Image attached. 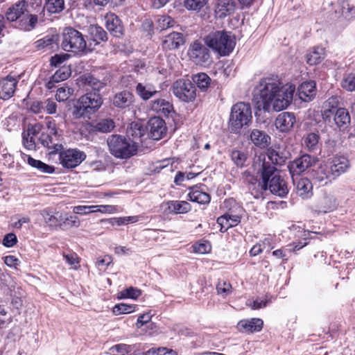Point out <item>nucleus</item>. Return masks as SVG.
Instances as JSON below:
<instances>
[{
    "label": "nucleus",
    "instance_id": "obj_40",
    "mask_svg": "<svg viewBox=\"0 0 355 355\" xmlns=\"http://www.w3.org/2000/svg\"><path fill=\"white\" fill-rule=\"evenodd\" d=\"M303 141L304 146L309 150H315L318 148L320 137L318 133L310 132L304 137Z\"/></svg>",
    "mask_w": 355,
    "mask_h": 355
},
{
    "label": "nucleus",
    "instance_id": "obj_32",
    "mask_svg": "<svg viewBox=\"0 0 355 355\" xmlns=\"http://www.w3.org/2000/svg\"><path fill=\"white\" fill-rule=\"evenodd\" d=\"M251 141L257 146L264 148L268 146L270 137L265 132L254 129L250 135Z\"/></svg>",
    "mask_w": 355,
    "mask_h": 355
},
{
    "label": "nucleus",
    "instance_id": "obj_20",
    "mask_svg": "<svg viewBox=\"0 0 355 355\" xmlns=\"http://www.w3.org/2000/svg\"><path fill=\"white\" fill-rule=\"evenodd\" d=\"M328 165L332 171L333 175L336 178L347 170L349 167V162L343 156H336L330 162H328Z\"/></svg>",
    "mask_w": 355,
    "mask_h": 355
},
{
    "label": "nucleus",
    "instance_id": "obj_25",
    "mask_svg": "<svg viewBox=\"0 0 355 355\" xmlns=\"http://www.w3.org/2000/svg\"><path fill=\"white\" fill-rule=\"evenodd\" d=\"M27 3L24 0L19 1L10 7L6 12L8 21H15L23 15L27 10Z\"/></svg>",
    "mask_w": 355,
    "mask_h": 355
},
{
    "label": "nucleus",
    "instance_id": "obj_56",
    "mask_svg": "<svg viewBox=\"0 0 355 355\" xmlns=\"http://www.w3.org/2000/svg\"><path fill=\"white\" fill-rule=\"evenodd\" d=\"M62 227L67 228L78 227L80 225L78 218L76 216L63 217L62 220Z\"/></svg>",
    "mask_w": 355,
    "mask_h": 355
},
{
    "label": "nucleus",
    "instance_id": "obj_27",
    "mask_svg": "<svg viewBox=\"0 0 355 355\" xmlns=\"http://www.w3.org/2000/svg\"><path fill=\"white\" fill-rule=\"evenodd\" d=\"M105 26L115 37H119L123 33L121 21L119 17L113 13L107 14L105 16Z\"/></svg>",
    "mask_w": 355,
    "mask_h": 355
},
{
    "label": "nucleus",
    "instance_id": "obj_3",
    "mask_svg": "<svg viewBox=\"0 0 355 355\" xmlns=\"http://www.w3.org/2000/svg\"><path fill=\"white\" fill-rule=\"evenodd\" d=\"M206 44L220 56L229 55L236 45L235 35L230 31L210 33L205 39Z\"/></svg>",
    "mask_w": 355,
    "mask_h": 355
},
{
    "label": "nucleus",
    "instance_id": "obj_8",
    "mask_svg": "<svg viewBox=\"0 0 355 355\" xmlns=\"http://www.w3.org/2000/svg\"><path fill=\"white\" fill-rule=\"evenodd\" d=\"M62 46L66 51L78 53L85 51L86 42L80 32L69 27L63 31Z\"/></svg>",
    "mask_w": 355,
    "mask_h": 355
},
{
    "label": "nucleus",
    "instance_id": "obj_13",
    "mask_svg": "<svg viewBox=\"0 0 355 355\" xmlns=\"http://www.w3.org/2000/svg\"><path fill=\"white\" fill-rule=\"evenodd\" d=\"M324 121L331 127L335 126L340 130H344L350 123V116L346 109L340 107L336 110V112H333L332 116L329 118V121Z\"/></svg>",
    "mask_w": 355,
    "mask_h": 355
},
{
    "label": "nucleus",
    "instance_id": "obj_38",
    "mask_svg": "<svg viewBox=\"0 0 355 355\" xmlns=\"http://www.w3.org/2000/svg\"><path fill=\"white\" fill-rule=\"evenodd\" d=\"M89 33L94 40V41L96 42V43H99L100 42L105 41L107 40L106 32L103 29V28L98 26H90L89 27Z\"/></svg>",
    "mask_w": 355,
    "mask_h": 355
},
{
    "label": "nucleus",
    "instance_id": "obj_36",
    "mask_svg": "<svg viewBox=\"0 0 355 355\" xmlns=\"http://www.w3.org/2000/svg\"><path fill=\"white\" fill-rule=\"evenodd\" d=\"M26 157L28 164L32 167L39 170L40 172L50 174L54 171V168L53 166L44 163L40 160L35 159L31 156Z\"/></svg>",
    "mask_w": 355,
    "mask_h": 355
},
{
    "label": "nucleus",
    "instance_id": "obj_47",
    "mask_svg": "<svg viewBox=\"0 0 355 355\" xmlns=\"http://www.w3.org/2000/svg\"><path fill=\"white\" fill-rule=\"evenodd\" d=\"M135 305L127 304H116L112 309L113 313L116 315L120 314H127L135 311Z\"/></svg>",
    "mask_w": 355,
    "mask_h": 355
},
{
    "label": "nucleus",
    "instance_id": "obj_29",
    "mask_svg": "<svg viewBox=\"0 0 355 355\" xmlns=\"http://www.w3.org/2000/svg\"><path fill=\"white\" fill-rule=\"evenodd\" d=\"M235 7L234 0H217L215 12L219 17H224L233 13Z\"/></svg>",
    "mask_w": 355,
    "mask_h": 355
},
{
    "label": "nucleus",
    "instance_id": "obj_14",
    "mask_svg": "<svg viewBox=\"0 0 355 355\" xmlns=\"http://www.w3.org/2000/svg\"><path fill=\"white\" fill-rule=\"evenodd\" d=\"M150 137L154 140L162 139L166 132L164 121L159 117H153L148 121Z\"/></svg>",
    "mask_w": 355,
    "mask_h": 355
},
{
    "label": "nucleus",
    "instance_id": "obj_46",
    "mask_svg": "<svg viewBox=\"0 0 355 355\" xmlns=\"http://www.w3.org/2000/svg\"><path fill=\"white\" fill-rule=\"evenodd\" d=\"M247 158V154L244 151L234 150L231 153V159L237 166L243 167Z\"/></svg>",
    "mask_w": 355,
    "mask_h": 355
},
{
    "label": "nucleus",
    "instance_id": "obj_19",
    "mask_svg": "<svg viewBox=\"0 0 355 355\" xmlns=\"http://www.w3.org/2000/svg\"><path fill=\"white\" fill-rule=\"evenodd\" d=\"M184 40L182 33L173 32L164 38L162 45L164 50H175L184 44Z\"/></svg>",
    "mask_w": 355,
    "mask_h": 355
},
{
    "label": "nucleus",
    "instance_id": "obj_43",
    "mask_svg": "<svg viewBox=\"0 0 355 355\" xmlns=\"http://www.w3.org/2000/svg\"><path fill=\"white\" fill-rule=\"evenodd\" d=\"M175 23V21L169 16L159 15L157 17V28L160 31L173 27Z\"/></svg>",
    "mask_w": 355,
    "mask_h": 355
},
{
    "label": "nucleus",
    "instance_id": "obj_21",
    "mask_svg": "<svg viewBox=\"0 0 355 355\" xmlns=\"http://www.w3.org/2000/svg\"><path fill=\"white\" fill-rule=\"evenodd\" d=\"M135 92L143 101H148L158 93L154 85L146 82L138 83L135 86Z\"/></svg>",
    "mask_w": 355,
    "mask_h": 355
},
{
    "label": "nucleus",
    "instance_id": "obj_45",
    "mask_svg": "<svg viewBox=\"0 0 355 355\" xmlns=\"http://www.w3.org/2000/svg\"><path fill=\"white\" fill-rule=\"evenodd\" d=\"M0 282L1 284L7 288L10 292L15 291L17 283L8 273L2 272L0 274Z\"/></svg>",
    "mask_w": 355,
    "mask_h": 355
},
{
    "label": "nucleus",
    "instance_id": "obj_54",
    "mask_svg": "<svg viewBox=\"0 0 355 355\" xmlns=\"http://www.w3.org/2000/svg\"><path fill=\"white\" fill-rule=\"evenodd\" d=\"M97 206L78 205L73 208V212L76 214L86 215L90 213L97 212Z\"/></svg>",
    "mask_w": 355,
    "mask_h": 355
},
{
    "label": "nucleus",
    "instance_id": "obj_58",
    "mask_svg": "<svg viewBox=\"0 0 355 355\" xmlns=\"http://www.w3.org/2000/svg\"><path fill=\"white\" fill-rule=\"evenodd\" d=\"M64 257L67 263L71 266V268L76 270L79 268V258L76 253L64 254Z\"/></svg>",
    "mask_w": 355,
    "mask_h": 355
},
{
    "label": "nucleus",
    "instance_id": "obj_5",
    "mask_svg": "<svg viewBox=\"0 0 355 355\" xmlns=\"http://www.w3.org/2000/svg\"><path fill=\"white\" fill-rule=\"evenodd\" d=\"M103 100L96 92L87 93L80 96L73 106V115L75 118H88L96 112L101 107Z\"/></svg>",
    "mask_w": 355,
    "mask_h": 355
},
{
    "label": "nucleus",
    "instance_id": "obj_18",
    "mask_svg": "<svg viewBox=\"0 0 355 355\" xmlns=\"http://www.w3.org/2000/svg\"><path fill=\"white\" fill-rule=\"evenodd\" d=\"M263 322L259 318L242 320L237 324V329L242 333L252 334L259 332L263 328Z\"/></svg>",
    "mask_w": 355,
    "mask_h": 355
},
{
    "label": "nucleus",
    "instance_id": "obj_39",
    "mask_svg": "<svg viewBox=\"0 0 355 355\" xmlns=\"http://www.w3.org/2000/svg\"><path fill=\"white\" fill-rule=\"evenodd\" d=\"M193 81L202 91H205L209 86L211 78L205 73H199L193 76Z\"/></svg>",
    "mask_w": 355,
    "mask_h": 355
},
{
    "label": "nucleus",
    "instance_id": "obj_31",
    "mask_svg": "<svg viewBox=\"0 0 355 355\" xmlns=\"http://www.w3.org/2000/svg\"><path fill=\"white\" fill-rule=\"evenodd\" d=\"M134 102V96L128 91L117 93L113 98V105L119 108H125Z\"/></svg>",
    "mask_w": 355,
    "mask_h": 355
},
{
    "label": "nucleus",
    "instance_id": "obj_53",
    "mask_svg": "<svg viewBox=\"0 0 355 355\" xmlns=\"http://www.w3.org/2000/svg\"><path fill=\"white\" fill-rule=\"evenodd\" d=\"M174 214H185L189 212L191 209V207L187 201H178L174 200Z\"/></svg>",
    "mask_w": 355,
    "mask_h": 355
},
{
    "label": "nucleus",
    "instance_id": "obj_60",
    "mask_svg": "<svg viewBox=\"0 0 355 355\" xmlns=\"http://www.w3.org/2000/svg\"><path fill=\"white\" fill-rule=\"evenodd\" d=\"M23 144L28 150H34L35 148V140L34 137L28 136L26 132L22 133Z\"/></svg>",
    "mask_w": 355,
    "mask_h": 355
},
{
    "label": "nucleus",
    "instance_id": "obj_4",
    "mask_svg": "<svg viewBox=\"0 0 355 355\" xmlns=\"http://www.w3.org/2000/svg\"><path fill=\"white\" fill-rule=\"evenodd\" d=\"M110 153L116 158L128 159L135 155L138 149L136 141L119 135H112L107 139Z\"/></svg>",
    "mask_w": 355,
    "mask_h": 355
},
{
    "label": "nucleus",
    "instance_id": "obj_2",
    "mask_svg": "<svg viewBox=\"0 0 355 355\" xmlns=\"http://www.w3.org/2000/svg\"><path fill=\"white\" fill-rule=\"evenodd\" d=\"M253 166L261 173L262 182L261 187L266 191L268 189L270 192L279 197H284L288 193L287 184L284 179L277 173L274 166L266 162V156L261 155L254 161Z\"/></svg>",
    "mask_w": 355,
    "mask_h": 355
},
{
    "label": "nucleus",
    "instance_id": "obj_22",
    "mask_svg": "<svg viewBox=\"0 0 355 355\" xmlns=\"http://www.w3.org/2000/svg\"><path fill=\"white\" fill-rule=\"evenodd\" d=\"M45 223L49 227H62V220H63V214L58 211H50L47 209H43L40 211Z\"/></svg>",
    "mask_w": 355,
    "mask_h": 355
},
{
    "label": "nucleus",
    "instance_id": "obj_34",
    "mask_svg": "<svg viewBox=\"0 0 355 355\" xmlns=\"http://www.w3.org/2000/svg\"><path fill=\"white\" fill-rule=\"evenodd\" d=\"M325 50L323 47H314L306 55V61L310 65H314L320 63L324 58Z\"/></svg>",
    "mask_w": 355,
    "mask_h": 355
},
{
    "label": "nucleus",
    "instance_id": "obj_50",
    "mask_svg": "<svg viewBox=\"0 0 355 355\" xmlns=\"http://www.w3.org/2000/svg\"><path fill=\"white\" fill-rule=\"evenodd\" d=\"M128 134L131 135L135 139L141 138L144 134V128L137 123H132L130 124V128L128 130Z\"/></svg>",
    "mask_w": 355,
    "mask_h": 355
},
{
    "label": "nucleus",
    "instance_id": "obj_49",
    "mask_svg": "<svg viewBox=\"0 0 355 355\" xmlns=\"http://www.w3.org/2000/svg\"><path fill=\"white\" fill-rule=\"evenodd\" d=\"M341 86L348 92H355V73H349L344 78Z\"/></svg>",
    "mask_w": 355,
    "mask_h": 355
},
{
    "label": "nucleus",
    "instance_id": "obj_23",
    "mask_svg": "<svg viewBox=\"0 0 355 355\" xmlns=\"http://www.w3.org/2000/svg\"><path fill=\"white\" fill-rule=\"evenodd\" d=\"M340 98L338 96H332L329 98L322 105L321 116L323 121H329L333 112L338 109Z\"/></svg>",
    "mask_w": 355,
    "mask_h": 355
},
{
    "label": "nucleus",
    "instance_id": "obj_6",
    "mask_svg": "<svg viewBox=\"0 0 355 355\" xmlns=\"http://www.w3.org/2000/svg\"><path fill=\"white\" fill-rule=\"evenodd\" d=\"M252 121V109L249 103L239 102L232 107L229 119V128L232 132H239L243 127L248 126Z\"/></svg>",
    "mask_w": 355,
    "mask_h": 355
},
{
    "label": "nucleus",
    "instance_id": "obj_35",
    "mask_svg": "<svg viewBox=\"0 0 355 355\" xmlns=\"http://www.w3.org/2000/svg\"><path fill=\"white\" fill-rule=\"evenodd\" d=\"M337 202L335 197L330 194L323 196L319 202L320 211L327 213L332 211L337 207Z\"/></svg>",
    "mask_w": 355,
    "mask_h": 355
},
{
    "label": "nucleus",
    "instance_id": "obj_1",
    "mask_svg": "<svg viewBox=\"0 0 355 355\" xmlns=\"http://www.w3.org/2000/svg\"><path fill=\"white\" fill-rule=\"evenodd\" d=\"M295 91L294 85L284 84L277 76L263 78L254 88L258 107L268 113L284 110L292 103Z\"/></svg>",
    "mask_w": 355,
    "mask_h": 355
},
{
    "label": "nucleus",
    "instance_id": "obj_30",
    "mask_svg": "<svg viewBox=\"0 0 355 355\" xmlns=\"http://www.w3.org/2000/svg\"><path fill=\"white\" fill-rule=\"evenodd\" d=\"M335 12L347 19L355 17V6L349 3V0H337Z\"/></svg>",
    "mask_w": 355,
    "mask_h": 355
},
{
    "label": "nucleus",
    "instance_id": "obj_62",
    "mask_svg": "<svg viewBox=\"0 0 355 355\" xmlns=\"http://www.w3.org/2000/svg\"><path fill=\"white\" fill-rule=\"evenodd\" d=\"M217 223L220 227V232H226L229 228L231 227V224L229 223L228 218H227V213L223 214V216H220L217 219Z\"/></svg>",
    "mask_w": 355,
    "mask_h": 355
},
{
    "label": "nucleus",
    "instance_id": "obj_57",
    "mask_svg": "<svg viewBox=\"0 0 355 355\" xmlns=\"http://www.w3.org/2000/svg\"><path fill=\"white\" fill-rule=\"evenodd\" d=\"M72 94V90L69 87H60L58 89L56 92V100L62 102L67 100L71 94Z\"/></svg>",
    "mask_w": 355,
    "mask_h": 355
},
{
    "label": "nucleus",
    "instance_id": "obj_33",
    "mask_svg": "<svg viewBox=\"0 0 355 355\" xmlns=\"http://www.w3.org/2000/svg\"><path fill=\"white\" fill-rule=\"evenodd\" d=\"M189 200L199 204H207L210 202V196L198 187H192L188 194Z\"/></svg>",
    "mask_w": 355,
    "mask_h": 355
},
{
    "label": "nucleus",
    "instance_id": "obj_12",
    "mask_svg": "<svg viewBox=\"0 0 355 355\" xmlns=\"http://www.w3.org/2000/svg\"><path fill=\"white\" fill-rule=\"evenodd\" d=\"M316 162L314 157L305 154L295 159L288 165V168L292 177L299 175L313 166Z\"/></svg>",
    "mask_w": 355,
    "mask_h": 355
},
{
    "label": "nucleus",
    "instance_id": "obj_28",
    "mask_svg": "<svg viewBox=\"0 0 355 355\" xmlns=\"http://www.w3.org/2000/svg\"><path fill=\"white\" fill-rule=\"evenodd\" d=\"M315 95V83L314 81L304 82L298 88L299 98L303 101H311Z\"/></svg>",
    "mask_w": 355,
    "mask_h": 355
},
{
    "label": "nucleus",
    "instance_id": "obj_37",
    "mask_svg": "<svg viewBox=\"0 0 355 355\" xmlns=\"http://www.w3.org/2000/svg\"><path fill=\"white\" fill-rule=\"evenodd\" d=\"M44 8L48 12L54 14L62 12L64 8V0H45Z\"/></svg>",
    "mask_w": 355,
    "mask_h": 355
},
{
    "label": "nucleus",
    "instance_id": "obj_64",
    "mask_svg": "<svg viewBox=\"0 0 355 355\" xmlns=\"http://www.w3.org/2000/svg\"><path fill=\"white\" fill-rule=\"evenodd\" d=\"M17 242V236L12 233L7 234L3 240V244L8 248L14 246Z\"/></svg>",
    "mask_w": 355,
    "mask_h": 355
},
{
    "label": "nucleus",
    "instance_id": "obj_55",
    "mask_svg": "<svg viewBox=\"0 0 355 355\" xmlns=\"http://www.w3.org/2000/svg\"><path fill=\"white\" fill-rule=\"evenodd\" d=\"M110 350L113 355H125L131 349L130 346L126 344H119L112 347Z\"/></svg>",
    "mask_w": 355,
    "mask_h": 355
},
{
    "label": "nucleus",
    "instance_id": "obj_10",
    "mask_svg": "<svg viewBox=\"0 0 355 355\" xmlns=\"http://www.w3.org/2000/svg\"><path fill=\"white\" fill-rule=\"evenodd\" d=\"M194 85L189 80H178L173 83V92L180 100L184 102H191L196 96Z\"/></svg>",
    "mask_w": 355,
    "mask_h": 355
},
{
    "label": "nucleus",
    "instance_id": "obj_48",
    "mask_svg": "<svg viewBox=\"0 0 355 355\" xmlns=\"http://www.w3.org/2000/svg\"><path fill=\"white\" fill-rule=\"evenodd\" d=\"M232 285L226 281L219 280L217 283L216 291L218 295L226 297L232 293Z\"/></svg>",
    "mask_w": 355,
    "mask_h": 355
},
{
    "label": "nucleus",
    "instance_id": "obj_11",
    "mask_svg": "<svg viewBox=\"0 0 355 355\" xmlns=\"http://www.w3.org/2000/svg\"><path fill=\"white\" fill-rule=\"evenodd\" d=\"M60 163L63 167L73 168L78 166L86 157L84 152L76 148H69L58 152Z\"/></svg>",
    "mask_w": 355,
    "mask_h": 355
},
{
    "label": "nucleus",
    "instance_id": "obj_63",
    "mask_svg": "<svg viewBox=\"0 0 355 355\" xmlns=\"http://www.w3.org/2000/svg\"><path fill=\"white\" fill-rule=\"evenodd\" d=\"M44 110L49 114H53L56 112L57 104L52 99H46L44 101Z\"/></svg>",
    "mask_w": 355,
    "mask_h": 355
},
{
    "label": "nucleus",
    "instance_id": "obj_61",
    "mask_svg": "<svg viewBox=\"0 0 355 355\" xmlns=\"http://www.w3.org/2000/svg\"><path fill=\"white\" fill-rule=\"evenodd\" d=\"M85 81L95 91H99L104 87V84L102 82L93 76H88L85 78Z\"/></svg>",
    "mask_w": 355,
    "mask_h": 355
},
{
    "label": "nucleus",
    "instance_id": "obj_7",
    "mask_svg": "<svg viewBox=\"0 0 355 355\" xmlns=\"http://www.w3.org/2000/svg\"><path fill=\"white\" fill-rule=\"evenodd\" d=\"M47 131L42 132L39 138L40 142L49 150V154H55L62 150L63 138L58 132L56 124L51 118L46 119Z\"/></svg>",
    "mask_w": 355,
    "mask_h": 355
},
{
    "label": "nucleus",
    "instance_id": "obj_24",
    "mask_svg": "<svg viewBox=\"0 0 355 355\" xmlns=\"http://www.w3.org/2000/svg\"><path fill=\"white\" fill-rule=\"evenodd\" d=\"M149 106L151 110L164 116H168L173 110V105L164 98L151 101Z\"/></svg>",
    "mask_w": 355,
    "mask_h": 355
},
{
    "label": "nucleus",
    "instance_id": "obj_42",
    "mask_svg": "<svg viewBox=\"0 0 355 355\" xmlns=\"http://www.w3.org/2000/svg\"><path fill=\"white\" fill-rule=\"evenodd\" d=\"M267 157H268V162H270L272 164L275 165H282L284 164L286 159V156L280 155L279 152L273 150V149H269L268 150L267 153ZM267 162V161L266 160Z\"/></svg>",
    "mask_w": 355,
    "mask_h": 355
},
{
    "label": "nucleus",
    "instance_id": "obj_9",
    "mask_svg": "<svg viewBox=\"0 0 355 355\" xmlns=\"http://www.w3.org/2000/svg\"><path fill=\"white\" fill-rule=\"evenodd\" d=\"M188 56L196 64L206 66L211 62V56L207 47L199 42L192 43L188 50Z\"/></svg>",
    "mask_w": 355,
    "mask_h": 355
},
{
    "label": "nucleus",
    "instance_id": "obj_16",
    "mask_svg": "<svg viewBox=\"0 0 355 355\" xmlns=\"http://www.w3.org/2000/svg\"><path fill=\"white\" fill-rule=\"evenodd\" d=\"M295 123V116L293 113L285 112L279 114L275 121L277 129L281 132L290 131Z\"/></svg>",
    "mask_w": 355,
    "mask_h": 355
},
{
    "label": "nucleus",
    "instance_id": "obj_51",
    "mask_svg": "<svg viewBox=\"0 0 355 355\" xmlns=\"http://www.w3.org/2000/svg\"><path fill=\"white\" fill-rule=\"evenodd\" d=\"M208 0H184V6L188 10H199L203 8Z\"/></svg>",
    "mask_w": 355,
    "mask_h": 355
},
{
    "label": "nucleus",
    "instance_id": "obj_59",
    "mask_svg": "<svg viewBox=\"0 0 355 355\" xmlns=\"http://www.w3.org/2000/svg\"><path fill=\"white\" fill-rule=\"evenodd\" d=\"M141 294V292L139 289L137 288L130 287L128 288L125 289L121 292V295L123 297H130L132 299H137Z\"/></svg>",
    "mask_w": 355,
    "mask_h": 355
},
{
    "label": "nucleus",
    "instance_id": "obj_26",
    "mask_svg": "<svg viewBox=\"0 0 355 355\" xmlns=\"http://www.w3.org/2000/svg\"><path fill=\"white\" fill-rule=\"evenodd\" d=\"M294 184L296 187V192L297 195L302 198H306L312 194V184L307 178H294L292 177Z\"/></svg>",
    "mask_w": 355,
    "mask_h": 355
},
{
    "label": "nucleus",
    "instance_id": "obj_15",
    "mask_svg": "<svg viewBox=\"0 0 355 355\" xmlns=\"http://www.w3.org/2000/svg\"><path fill=\"white\" fill-rule=\"evenodd\" d=\"M313 178L314 180L322 186L326 185L336 179L334 175H333L331 170H330L328 163L321 164L319 167L313 171Z\"/></svg>",
    "mask_w": 355,
    "mask_h": 355
},
{
    "label": "nucleus",
    "instance_id": "obj_17",
    "mask_svg": "<svg viewBox=\"0 0 355 355\" xmlns=\"http://www.w3.org/2000/svg\"><path fill=\"white\" fill-rule=\"evenodd\" d=\"M18 80L11 76H8L6 78L0 81V97L3 100H7L11 98L16 89Z\"/></svg>",
    "mask_w": 355,
    "mask_h": 355
},
{
    "label": "nucleus",
    "instance_id": "obj_41",
    "mask_svg": "<svg viewBox=\"0 0 355 355\" xmlns=\"http://www.w3.org/2000/svg\"><path fill=\"white\" fill-rule=\"evenodd\" d=\"M57 38L55 36H46L44 38L37 40L35 42L36 47L38 49H46L50 50L56 46Z\"/></svg>",
    "mask_w": 355,
    "mask_h": 355
},
{
    "label": "nucleus",
    "instance_id": "obj_52",
    "mask_svg": "<svg viewBox=\"0 0 355 355\" xmlns=\"http://www.w3.org/2000/svg\"><path fill=\"white\" fill-rule=\"evenodd\" d=\"M70 74L71 71L68 67H62L57 70L51 77L53 78V81L59 83L67 79Z\"/></svg>",
    "mask_w": 355,
    "mask_h": 355
},
{
    "label": "nucleus",
    "instance_id": "obj_44",
    "mask_svg": "<svg viewBox=\"0 0 355 355\" xmlns=\"http://www.w3.org/2000/svg\"><path fill=\"white\" fill-rule=\"evenodd\" d=\"M114 127V125L113 121L108 119L100 120L94 125L96 130L101 132H110Z\"/></svg>",
    "mask_w": 355,
    "mask_h": 355
}]
</instances>
